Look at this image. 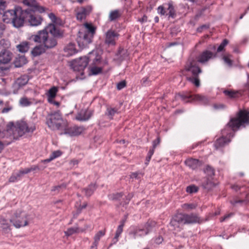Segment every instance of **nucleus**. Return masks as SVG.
<instances>
[{
	"instance_id": "49530a36",
	"label": "nucleus",
	"mask_w": 249,
	"mask_h": 249,
	"mask_svg": "<svg viewBox=\"0 0 249 249\" xmlns=\"http://www.w3.org/2000/svg\"><path fill=\"white\" fill-rule=\"evenodd\" d=\"M19 178V175H18V173H15L12 174V175L9 178V180L11 182H14L18 180Z\"/></svg>"
},
{
	"instance_id": "ea45409f",
	"label": "nucleus",
	"mask_w": 249,
	"mask_h": 249,
	"mask_svg": "<svg viewBox=\"0 0 249 249\" xmlns=\"http://www.w3.org/2000/svg\"><path fill=\"white\" fill-rule=\"evenodd\" d=\"M156 147V144L155 143H154V147L150 149L148 153L147 156L146 158V164H148V162L150 160L151 158L153 155L155 151V149Z\"/></svg>"
},
{
	"instance_id": "774afa93",
	"label": "nucleus",
	"mask_w": 249,
	"mask_h": 249,
	"mask_svg": "<svg viewBox=\"0 0 249 249\" xmlns=\"http://www.w3.org/2000/svg\"><path fill=\"white\" fill-rule=\"evenodd\" d=\"M160 142V139L159 138H158L156 140H155L153 142V147H154V143H155L156 144V146L159 144Z\"/></svg>"
},
{
	"instance_id": "338daca9",
	"label": "nucleus",
	"mask_w": 249,
	"mask_h": 249,
	"mask_svg": "<svg viewBox=\"0 0 249 249\" xmlns=\"http://www.w3.org/2000/svg\"><path fill=\"white\" fill-rule=\"evenodd\" d=\"M163 241V239L162 237H159L158 238L156 239L155 242L157 244H160Z\"/></svg>"
},
{
	"instance_id": "f03ea898",
	"label": "nucleus",
	"mask_w": 249,
	"mask_h": 249,
	"mask_svg": "<svg viewBox=\"0 0 249 249\" xmlns=\"http://www.w3.org/2000/svg\"><path fill=\"white\" fill-rule=\"evenodd\" d=\"M245 123L249 124V112L246 110H240L237 117L231 119L225 128L222 130V136L215 142V148L217 149L229 143L231 137L234 135V132Z\"/></svg>"
},
{
	"instance_id": "4468645a",
	"label": "nucleus",
	"mask_w": 249,
	"mask_h": 249,
	"mask_svg": "<svg viewBox=\"0 0 249 249\" xmlns=\"http://www.w3.org/2000/svg\"><path fill=\"white\" fill-rule=\"evenodd\" d=\"M89 58L86 56L81 57L75 60L73 63V69L75 71H83L88 66Z\"/></svg>"
},
{
	"instance_id": "680f3d73",
	"label": "nucleus",
	"mask_w": 249,
	"mask_h": 249,
	"mask_svg": "<svg viewBox=\"0 0 249 249\" xmlns=\"http://www.w3.org/2000/svg\"><path fill=\"white\" fill-rule=\"evenodd\" d=\"M232 215V213H230V214H228L227 215H226L223 217H222V218H221L220 219V221L221 222L224 221L226 219H227L229 218V217H230Z\"/></svg>"
},
{
	"instance_id": "79ce46f5",
	"label": "nucleus",
	"mask_w": 249,
	"mask_h": 249,
	"mask_svg": "<svg viewBox=\"0 0 249 249\" xmlns=\"http://www.w3.org/2000/svg\"><path fill=\"white\" fill-rule=\"evenodd\" d=\"M198 191V188L195 185H190L186 188V192L190 194L196 193Z\"/></svg>"
},
{
	"instance_id": "9b49d317",
	"label": "nucleus",
	"mask_w": 249,
	"mask_h": 249,
	"mask_svg": "<svg viewBox=\"0 0 249 249\" xmlns=\"http://www.w3.org/2000/svg\"><path fill=\"white\" fill-rule=\"evenodd\" d=\"M120 35L112 29H109L105 34V43L108 46H114Z\"/></svg>"
},
{
	"instance_id": "cd10ccee",
	"label": "nucleus",
	"mask_w": 249,
	"mask_h": 249,
	"mask_svg": "<svg viewBox=\"0 0 249 249\" xmlns=\"http://www.w3.org/2000/svg\"><path fill=\"white\" fill-rule=\"evenodd\" d=\"M202 186L204 189L210 190L215 186V183L213 182L212 178H206L204 179Z\"/></svg>"
},
{
	"instance_id": "393cba45",
	"label": "nucleus",
	"mask_w": 249,
	"mask_h": 249,
	"mask_svg": "<svg viewBox=\"0 0 249 249\" xmlns=\"http://www.w3.org/2000/svg\"><path fill=\"white\" fill-rule=\"evenodd\" d=\"M29 81V77L27 75H23L18 78L15 82L14 86L19 88L25 86Z\"/></svg>"
},
{
	"instance_id": "f704fd0d",
	"label": "nucleus",
	"mask_w": 249,
	"mask_h": 249,
	"mask_svg": "<svg viewBox=\"0 0 249 249\" xmlns=\"http://www.w3.org/2000/svg\"><path fill=\"white\" fill-rule=\"evenodd\" d=\"M57 91L58 88L56 87H53L49 90L47 96L49 102H50V99H53L56 96Z\"/></svg>"
},
{
	"instance_id": "4c0bfd02",
	"label": "nucleus",
	"mask_w": 249,
	"mask_h": 249,
	"mask_svg": "<svg viewBox=\"0 0 249 249\" xmlns=\"http://www.w3.org/2000/svg\"><path fill=\"white\" fill-rule=\"evenodd\" d=\"M204 172L205 174L210 178H212V177L214 175V169L210 166H207L206 167L205 169L204 170Z\"/></svg>"
},
{
	"instance_id": "13d9d810",
	"label": "nucleus",
	"mask_w": 249,
	"mask_h": 249,
	"mask_svg": "<svg viewBox=\"0 0 249 249\" xmlns=\"http://www.w3.org/2000/svg\"><path fill=\"white\" fill-rule=\"evenodd\" d=\"M245 201V200H231V203L232 205H233V206H235V205L237 204V203H243Z\"/></svg>"
},
{
	"instance_id": "603ef678",
	"label": "nucleus",
	"mask_w": 249,
	"mask_h": 249,
	"mask_svg": "<svg viewBox=\"0 0 249 249\" xmlns=\"http://www.w3.org/2000/svg\"><path fill=\"white\" fill-rule=\"evenodd\" d=\"M126 86L125 81H122L117 84V88L118 90H121Z\"/></svg>"
},
{
	"instance_id": "7c9ffc66",
	"label": "nucleus",
	"mask_w": 249,
	"mask_h": 249,
	"mask_svg": "<svg viewBox=\"0 0 249 249\" xmlns=\"http://www.w3.org/2000/svg\"><path fill=\"white\" fill-rule=\"evenodd\" d=\"M96 189V186L95 184L91 183L88 186V187L84 188L83 190V192L87 196H90L93 194Z\"/></svg>"
},
{
	"instance_id": "bf43d9fd",
	"label": "nucleus",
	"mask_w": 249,
	"mask_h": 249,
	"mask_svg": "<svg viewBox=\"0 0 249 249\" xmlns=\"http://www.w3.org/2000/svg\"><path fill=\"white\" fill-rule=\"evenodd\" d=\"M147 20V17L145 15H144L143 17L141 18H139L138 21L141 22L142 23L146 22Z\"/></svg>"
},
{
	"instance_id": "c03bdc74",
	"label": "nucleus",
	"mask_w": 249,
	"mask_h": 249,
	"mask_svg": "<svg viewBox=\"0 0 249 249\" xmlns=\"http://www.w3.org/2000/svg\"><path fill=\"white\" fill-rule=\"evenodd\" d=\"M229 41L227 39H225L223 40L222 43L220 44L218 48L217 49V52H220L222 51L224 47L228 44Z\"/></svg>"
},
{
	"instance_id": "0eeeda50",
	"label": "nucleus",
	"mask_w": 249,
	"mask_h": 249,
	"mask_svg": "<svg viewBox=\"0 0 249 249\" xmlns=\"http://www.w3.org/2000/svg\"><path fill=\"white\" fill-rule=\"evenodd\" d=\"M159 14L161 16H168L169 18H175L177 14L172 1L159 6L157 9Z\"/></svg>"
},
{
	"instance_id": "3c124183",
	"label": "nucleus",
	"mask_w": 249,
	"mask_h": 249,
	"mask_svg": "<svg viewBox=\"0 0 249 249\" xmlns=\"http://www.w3.org/2000/svg\"><path fill=\"white\" fill-rule=\"evenodd\" d=\"M65 188H66V186L65 185L61 184L60 185H57V186L53 187V188L52 189V191H53V192L57 191V192L58 193L59 192V191L61 189Z\"/></svg>"
},
{
	"instance_id": "f8f14e48",
	"label": "nucleus",
	"mask_w": 249,
	"mask_h": 249,
	"mask_svg": "<svg viewBox=\"0 0 249 249\" xmlns=\"http://www.w3.org/2000/svg\"><path fill=\"white\" fill-rule=\"evenodd\" d=\"M93 37L82 32H79V36L77 38V42L81 49L87 47L92 41Z\"/></svg>"
},
{
	"instance_id": "39448f33",
	"label": "nucleus",
	"mask_w": 249,
	"mask_h": 249,
	"mask_svg": "<svg viewBox=\"0 0 249 249\" xmlns=\"http://www.w3.org/2000/svg\"><path fill=\"white\" fill-rule=\"evenodd\" d=\"M46 123L48 127L53 131L62 129L66 126V122L59 111L48 114L46 117Z\"/></svg>"
},
{
	"instance_id": "ddd939ff",
	"label": "nucleus",
	"mask_w": 249,
	"mask_h": 249,
	"mask_svg": "<svg viewBox=\"0 0 249 249\" xmlns=\"http://www.w3.org/2000/svg\"><path fill=\"white\" fill-rule=\"evenodd\" d=\"M35 129L34 125L29 127L25 122L21 121L17 124L16 131H17L18 136H21L26 132H33Z\"/></svg>"
},
{
	"instance_id": "c9c22d12",
	"label": "nucleus",
	"mask_w": 249,
	"mask_h": 249,
	"mask_svg": "<svg viewBox=\"0 0 249 249\" xmlns=\"http://www.w3.org/2000/svg\"><path fill=\"white\" fill-rule=\"evenodd\" d=\"M156 224V223L155 221H149L145 224L144 228L149 233L152 231L153 229L155 227Z\"/></svg>"
},
{
	"instance_id": "864d4df0",
	"label": "nucleus",
	"mask_w": 249,
	"mask_h": 249,
	"mask_svg": "<svg viewBox=\"0 0 249 249\" xmlns=\"http://www.w3.org/2000/svg\"><path fill=\"white\" fill-rule=\"evenodd\" d=\"M224 93L226 95L228 96L231 98H233L235 96V93L232 91L225 90L224 91Z\"/></svg>"
},
{
	"instance_id": "8fccbe9b",
	"label": "nucleus",
	"mask_w": 249,
	"mask_h": 249,
	"mask_svg": "<svg viewBox=\"0 0 249 249\" xmlns=\"http://www.w3.org/2000/svg\"><path fill=\"white\" fill-rule=\"evenodd\" d=\"M230 55L227 56H224L223 57V59L224 62L227 64L228 66H231L232 65V61L230 58Z\"/></svg>"
},
{
	"instance_id": "72a5a7b5",
	"label": "nucleus",
	"mask_w": 249,
	"mask_h": 249,
	"mask_svg": "<svg viewBox=\"0 0 249 249\" xmlns=\"http://www.w3.org/2000/svg\"><path fill=\"white\" fill-rule=\"evenodd\" d=\"M62 154V152L59 150L54 151H53L52 154L50 156L49 158L43 160L42 162L44 163H48L54 159L59 157Z\"/></svg>"
},
{
	"instance_id": "37998d69",
	"label": "nucleus",
	"mask_w": 249,
	"mask_h": 249,
	"mask_svg": "<svg viewBox=\"0 0 249 249\" xmlns=\"http://www.w3.org/2000/svg\"><path fill=\"white\" fill-rule=\"evenodd\" d=\"M117 112V110L115 108L108 107L107 109V114L109 116L110 118H112V117Z\"/></svg>"
},
{
	"instance_id": "c85d7f7f",
	"label": "nucleus",
	"mask_w": 249,
	"mask_h": 249,
	"mask_svg": "<svg viewBox=\"0 0 249 249\" xmlns=\"http://www.w3.org/2000/svg\"><path fill=\"white\" fill-rule=\"evenodd\" d=\"M30 48V44L27 41H23L17 46L18 50L22 53H25L28 51Z\"/></svg>"
},
{
	"instance_id": "423d86ee",
	"label": "nucleus",
	"mask_w": 249,
	"mask_h": 249,
	"mask_svg": "<svg viewBox=\"0 0 249 249\" xmlns=\"http://www.w3.org/2000/svg\"><path fill=\"white\" fill-rule=\"evenodd\" d=\"M185 70L190 71L193 76L192 77H188V80L193 83L196 86L199 87L200 82L198 75L202 71L200 68L196 65V62L195 60L189 61L186 65Z\"/></svg>"
},
{
	"instance_id": "6e6d98bb",
	"label": "nucleus",
	"mask_w": 249,
	"mask_h": 249,
	"mask_svg": "<svg viewBox=\"0 0 249 249\" xmlns=\"http://www.w3.org/2000/svg\"><path fill=\"white\" fill-rule=\"evenodd\" d=\"M18 175H19L20 178L24 174H26L30 173V170H29L28 168L20 170L18 172H17Z\"/></svg>"
},
{
	"instance_id": "5701e85b",
	"label": "nucleus",
	"mask_w": 249,
	"mask_h": 249,
	"mask_svg": "<svg viewBox=\"0 0 249 249\" xmlns=\"http://www.w3.org/2000/svg\"><path fill=\"white\" fill-rule=\"evenodd\" d=\"M106 233V230H101L98 231L94 236V242L91 246L90 249H97V246L100 238L104 236Z\"/></svg>"
},
{
	"instance_id": "f257e3e1",
	"label": "nucleus",
	"mask_w": 249,
	"mask_h": 249,
	"mask_svg": "<svg viewBox=\"0 0 249 249\" xmlns=\"http://www.w3.org/2000/svg\"><path fill=\"white\" fill-rule=\"evenodd\" d=\"M63 33L53 23L49 24L43 30L32 35L29 39L40 44L35 47L31 51L34 57L40 55L47 50L55 47L57 42L56 38L63 37Z\"/></svg>"
},
{
	"instance_id": "20e7f679",
	"label": "nucleus",
	"mask_w": 249,
	"mask_h": 249,
	"mask_svg": "<svg viewBox=\"0 0 249 249\" xmlns=\"http://www.w3.org/2000/svg\"><path fill=\"white\" fill-rule=\"evenodd\" d=\"M30 221V215L21 208L15 210L10 219L17 229L28 226Z\"/></svg>"
},
{
	"instance_id": "4d7b16f0",
	"label": "nucleus",
	"mask_w": 249,
	"mask_h": 249,
	"mask_svg": "<svg viewBox=\"0 0 249 249\" xmlns=\"http://www.w3.org/2000/svg\"><path fill=\"white\" fill-rule=\"evenodd\" d=\"M48 16H49V18L51 19L52 22H56V17L53 13H51L49 14Z\"/></svg>"
},
{
	"instance_id": "2eb2a0df",
	"label": "nucleus",
	"mask_w": 249,
	"mask_h": 249,
	"mask_svg": "<svg viewBox=\"0 0 249 249\" xmlns=\"http://www.w3.org/2000/svg\"><path fill=\"white\" fill-rule=\"evenodd\" d=\"M216 56V53L209 50H205L196 57V60L200 63L205 64L210 60L215 58Z\"/></svg>"
},
{
	"instance_id": "a878e982",
	"label": "nucleus",
	"mask_w": 249,
	"mask_h": 249,
	"mask_svg": "<svg viewBox=\"0 0 249 249\" xmlns=\"http://www.w3.org/2000/svg\"><path fill=\"white\" fill-rule=\"evenodd\" d=\"M89 227V226L86 225V228L84 229H80L77 226L70 228H68L67 231H64V233L66 236H70L74 233L83 232L86 230V229Z\"/></svg>"
},
{
	"instance_id": "052dcab7",
	"label": "nucleus",
	"mask_w": 249,
	"mask_h": 249,
	"mask_svg": "<svg viewBox=\"0 0 249 249\" xmlns=\"http://www.w3.org/2000/svg\"><path fill=\"white\" fill-rule=\"evenodd\" d=\"M28 169L30 170V172L31 171L39 170V167L37 165H34L31 166L30 168H28Z\"/></svg>"
},
{
	"instance_id": "a18cd8bd",
	"label": "nucleus",
	"mask_w": 249,
	"mask_h": 249,
	"mask_svg": "<svg viewBox=\"0 0 249 249\" xmlns=\"http://www.w3.org/2000/svg\"><path fill=\"white\" fill-rule=\"evenodd\" d=\"M20 105L24 107H27L31 105V102H30L27 98H22L19 101Z\"/></svg>"
},
{
	"instance_id": "f3484780",
	"label": "nucleus",
	"mask_w": 249,
	"mask_h": 249,
	"mask_svg": "<svg viewBox=\"0 0 249 249\" xmlns=\"http://www.w3.org/2000/svg\"><path fill=\"white\" fill-rule=\"evenodd\" d=\"M170 225V226L172 227V230L177 231H180L181 229L180 226L181 225H184V224H183L182 219L180 216V213H178L175 215L172 218L171 220Z\"/></svg>"
},
{
	"instance_id": "e433bc0d",
	"label": "nucleus",
	"mask_w": 249,
	"mask_h": 249,
	"mask_svg": "<svg viewBox=\"0 0 249 249\" xmlns=\"http://www.w3.org/2000/svg\"><path fill=\"white\" fill-rule=\"evenodd\" d=\"M90 72L92 75H97L102 72L103 68L96 66H92L89 68Z\"/></svg>"
},
{
	"instance_id": "6ab92c4d",
	"label": "nucleus",
	"mask_w": 249,
	"mask_h": 249,
	"mask_svg": "<svg viewBox=\"0 0 249 249\" xmlns=\"http://www.w3.org/2000/svg\"><path fill=\"white\" fill-rule=\"evenodd\" d=\"M24 11H26L27 14L25 18H28V20L31 26H36L41 24L42 19L40 16L29 14L27 10Z\"/></svg>"
},
{
	"instance_id": "dca6fc26",
	"label": "nucleus",
	"mask_w": 249,
	"mask_h": 249,
	"mask_svg": "<svg viewBox=\"0 0 249 249\" xmlns=\"http://www.w3.org/2000/svg\"><path fill=\"white\" fill-rule=\"evenodd\" d=\"M182 219L183 224H189L199 223L200 218L196 213H180Z\"/></svg>"
},
{
	"instance_id": "09e8293b",
	"label": "nucleus",
	"mask_w": 249,
	"mask_h": 249,
	"mask_svg": "<svg viewBox=\"0 0 249 249\" xmlns=\"http://www.w3.org/2000/svg\"><path fill=\"white\" fill-rule=\"evenodd\" d=\"M6 1L4 0H0V14L4 12L5 8L6 7Z\"/></svg>"
},
{
	"instance_id": "9d476101",
	"label": "nucleus",
	"mask_w": 249,
	"mask_h": 249,
	"mask_svg": "<svg viewBox=\"0 0 249 249\" xmlns=\"http://www.w3.org/2000/svg\"><path fill=\"white\" fill-rule=\"evenodd\" d=\"M92 10V7L89 5L77 8L75 10L76 19L79 21L85 19L87 16L90 14Z\"/></svg>"
},
{
	"instance_id": "473e14b6",
	"label": "nucleus",
	"mask_w": 249,
	"mask_h": 249,
	"mask_svg": "<svg viewBox=\"0 0 249 249\" xmlns=\"http://www.w3.org/2000/svg\"><path fill=\"white\" fill-rule=\"evenodd\" d=\"M84 26L87 29V31L84 33L88 34V35L93 37L95 33V27H94L91 24L88 23H85Z\"/></svg>"
},
{
	"instance_id": "a211bd4d",
	"label": "nucleus",
	"mask_w": 249,
	"mask_h": 249,
	"mask_svg": "<svg viewBox=\"0 0 249 249\" xmlns=\"http://www.w3.org/2000/svg\"><path fill=\"white\" fill-rule=\"evenodd\" d=\"M12 53L7 49H3L0 52V63L6 64L12 58Z\"/></svg>"
},
{
	"instance_id": "b1692460",
	"label": "nucleus",
	"mask_w": 249,
	"mask_h": 249,
	"mask_svg": "<svg viewBox=\"0 0 249 249\" xmlns=\"http://www.w3.org/2000/svg\"><path fill=\"white\" fill-rule=\"evenodd\" d=\"M185 164L192 169H197L201 165V162L198 160L189 159L185 160Z\"/></svg>"
},
{
	"instance_id": "a19ab883",
	"label": "nucleus",
	"mask_w": 249,
	"mask_h": 249,
	"mask_svg": "<svg viewBox=\"0 0 249 249\" xmlns=\"http://www.w3.org/2000/svg\"><path fill=\"white\" fill-rule=\"evenodd\" d=\"M123 225H120L118 226V227L116 231L115 236L114 238V239L116 240V241H118V238L120 236V234L123 232Z\"/></svg>"
},
{
	"instance_id": "58836bf2",
	"label": "nucleus",
	"mask_w": 249,
	"mask_h": 249,
	"mask_svg": "<svg viewBox=\"0 0 249 249\" xmlns=\"http://www.w3.org/2000/svg\"><path fill=\"white\" fill-rule=\"evenodd\" d=\"M196 207V205L194 203H185L182 205V208L187 211L195 209Z\"/></svg>"
},
{
	"instance_id": "0e129e2a",
	"label": "nucleus",
	"mask_w": 249,
	"mask_h": 249,
	"mask_svg": "<svg viewBox=\"0 0 249 249\" xmlns=\"http://www.w3.org/2000/svg\"><path fill=\"white\" fill-rule=\"evenodd\" d=\"M148 78L147 77H143L142 80L141 82L142 83V84L144 86H146L147 85V82L148 81Z\"/></svg>"
},
{
	"instance_id": "69168bd1",
	"label": "nucleus",
	"mask_w": 249,
	"mask_h": 249,
	"mask_svg": "<svg viewBox=\"0 0 249 249\" xmlns=\"http://www.w3.org/2000/svg\"><path fill=\"white\" fill-rule=\"evenodd\" d=\"M11 109H12V107H5V108H3V109L1 111V112L2 113H7L8 112H9Z\"/></svg>"
},
{
	"instance_id": "bb28decb",
	"label": "nucleus",
	"mask_w": 249,
	"mask_h": 249,
	"mask_svg": "<svg viewBox=\"0 0 249 249\" xmlns=\"http://www.w3.org/2000/svg\"><path fill=\"white\" fill-rule=\"evenodd\" d=\"M122 15V12L120 10L116 9L111 10L108 15V20L109 21H115L119 18Z\"/></svg>"
},
{
	"instance_id": "de8ad7c7",
	"label": "nucleus",
	"mask_w": 249,
	"mask_h": 249,
	"mask_svg": "<svg viewBox=\"0 0 249 249\" xmlns=\"http://www.w3.org/2000/svg\"><path fill=\"white\" fill-rule=\"evenodd\" d=\"M123 194L121 193H117L116 194H113L109 196V198L112 200H118L120 198L122 197Z\"/></svg>"
},
{
	"instance_id": "e2e57ef3",
	"label": "nucleus",
	"mask_w": 249,
	"mask_h": 249,
	"mask_svg": "<svg viewBox=\"0 0 249 249\" xmlns=\"http://www.w3.org/2000/svg\"><path fill=\"white\" fill-rule=\"evenodd\" d=\"M5 29V25L3 23L0 22V34L2 33Z\"/></svg>"
},
{
	"instance_id": "1a4fd4ad",
	"label": "nucleus",
	"mask_w": 249,
	"mask_h": 249,
	"mask_svg": "<svg viewBox=\"0 0 249 249\" xmlns=\"http://www.w3.org/2000/svg\"><path fill=\"white\" fill-rule=\"evenodd\" d=\"M23 3L24 5L29 7V9L27 10L33 12L43 13L45 11V8L39 5L36 0H23Z\"/></svg>"
},
{
	"instance_id": "5fc2aeb1",
	"label": "nucleus",
	"mask_w": 249,
	"mask_h": 249,
	"mask_svg": "<svg viewBox=\"0 0 249 249\" xmlns=\"http://www.w3.org/2000/svg\"><path fill=\"white\" fill-rule=\"evenodd\" d=\"M18 175H19L20 178L24 174H26L30 173V170H29L28 168L20 170L18 172H17Z\"/></svg>"
},
{
	"instance_id": "6e6552de",
	"label": "nucleus",
	"mask_w": 249,
	"mask_h": 249,
	"mask_svg": "<svg viewBox=\"0 0 249 249\" xmlns=\"http://www.w3.org/2000/svg\"><path fill=\"white\" fill-rule=\"evenodd\" d=\"M178 97H179L182 101L185 102H189V99L192 100L199 101L201 104L206 105L209 102L208 99L204 96L199 94L192 95L190 93H183L182 94H178Z\"/></svg>"
},
{
	"instance_id": "4be33fe9",
	"label": "nucleus",
	"mask_w": 249,
	"mask_h": 249,
	"mask_svg": "<svg viewBox=\"0 0 249 249\" xmlns=\"http://www.w3.org/2000/svg\"><path fill=\"white\" fill-rule=\"evenodd\" d=\"M0 230L5 233H9L11 231L10 222L3 217H0Z\"/></svg>"
},
{
	"instance_id": "c756f323",
	"label": "nucleus",
	"mask_w": 249,
	"mask_h": 249,
	"mask_svg": "<svg viewBox=\"0 0 249 249\" xmlns=\"http://www.w3.org/2000/svg\"><path fill=\"white\" fill-rule=\"evenodd\" d=\"M64 51L67 56H71L76 53L75 45L73 43H69L64 49Z\"/></svg>"
},
{
	"instance_id": "412c9836",
	"label": "nucleus",
	"mask_w": 249,
	"mask_h": 249,
	"mask_svg": "<svg viewBox=\"0 0 249 249\" xmlns=\"http://www.w3.org/2000/svg\"><path fill=\"white\" fill-rule=\"evenodd\" d=\"M92 115V111L88 109H82L77 114L75 119L79 121H86L88 120Z\"/></svg>"
},
{
	"instance_id": "7ed1b4c3",
	"label": "nucleus",
	"mask_w": 249,
	"mask_h": 249,
	"mask_svg": "<svg viewBox=\"0 0 249 249\" xmlns=\"http://www.w3.org/2000/svg\"><path fill=\"white\" fill-rule=\"evenodd\" d=\"M26 15V11L22 10L20 7H17L14 9L3 12L2 19L5 23H12L14 27L19 28L23 25Z\"/></svg>"
},
{
	"instance_id": "2f4dec72",
	"label": "nucleus",
	"mask_w": 249,
	"mask_h": 249,
	"mask_svg": "<svg viewBox=\"0 0 249 249\" xmlns=\"http://www.w3.org/2000/svg\"><path fill=\"white\" fill-rule=\"evenodd\" d=\"M133 235V238H136L137 237H141L147 235L148 232L146 230L145 228L143 229H138L135 230L134 232L132 233Z\"/></svg>"
},
{
	"instance_id": "aec40b11",
	"label": "nucleus",
	"mask_w": 249,
	"mask_h": 249,
	"mask_svg": "<svg viewBox=\"0 0 249 249\" xmlns=\"http://www.w3.org/2000/svg\"><path fill=\"white\" fill-rule=\"evenodd\" d=\"M84 131L83 127L74 126L67 128H65L63 134L69 135L71 136L79 135Z\"/></svg>"
}]
</instances>
